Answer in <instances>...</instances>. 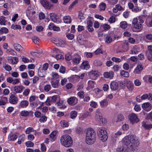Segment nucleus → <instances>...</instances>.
<instances>
[{
  "label": "nucleus",
  "instance_id": "obj_1",
  "mask_svg": "<svg viewBox=\"0 0 152 152\" xmlns=\"http://www.w3.org/2000/svg\"><path fill=\"white\" fill-rule=\"evenodd\" d=\"M125 145L121 148H118L116 152H133L139 145L136 137L131 135L126 136L123 139Z\"/></svg>",
  "mask_w": 152,
  "mask_h": 152
},
{
  "label": "nucleus",
  "instance_id": "obj_2",
  "mask_svg": "<svg viewBox=\"0 0 152 152\" xmlns=\"http://www.w3.org/2000/svg\"><path fill=\"white\" fill-rule=\"evenodd\" d=\"M61 144L66 147H71L73 143V140L70 136L65 134L62 136L60 138Z\"/></svg>",
  "mask_w": 152,
  "mask_h": 152
},
{
  "label": "nucleus",
  "instance_id": "obj_3",
  "mask_svg": "<svg viewBox=\"0 0 152 152\" xmlns=\"http://www.w3.org/2000/svg\"><path fill=\"white\" fill-rule=\"evenodd\" d=\"M97 134L100 139L103 142L106 141L108 138L107 133L105 128L102 127L99 128L97 131Z\"/></svg>",
  "mask_w": 152,
  "mask_h": 152
},
{
  "label": "nucleus",
  "instance_id": "obj_4",
  "mask_svg": "<svg viewBox=\"0 0 152 152\" xmlns=\"http://www.w3.org/2000/svg\"><path fill=\"white\" fill-rule=\"evenodd\" d=\"M40 2L45 9L49 10L53 7V5L50 3L47 0H41Z\"/></svg>",
  "mask_w": 152,
  "mask_h": 152
},
{
  "label": "nucleus",
  "instance_id": "obj_5",
  "mask_svg": "<svg viewBox=\"0 0 152 152\" xmlns=\"http://www.w3.org/2000/svg\"><path fill=\"white\" fill-rule=\"evenodd\" d=\"M96 141L95 134H93L92 136L86 137V143L89 145L94 144Z\"/></svg>",
  "mask_w": 152,
  "mask_h": 152
},
{
  "label": "nucleus",
  "instance_id": "obj_6",
  "mask_svg": "<svg viewBox=\"0 0 152 152\" xmlns=\"http://www.w3.org/2000/svg\"><path fill=\"white\" fill-rule=\"evenodd\" d=\"M128 118L131 123H137L139 121L136 115L134 113L130 114L128 116Z\"/></svg>",
  "mask_w": 152,
  "mask_h": 152
},
{
  "label": "nucleus",
  "instance_id": "obj_7",
  "mask_svg": "<svg viewBox=\"0 0 152 152\" xmlns=\"http://www.w3.org/2000/svg\"><path fill=\"white\" fill-rule=\"evenodd\" d=\"M78 99L75 96H71L67 100V102L70 105H74L78 102Z\"/></svg>",
  "mask_w": 152,
  "mask_h": 152
},
{
  "label": "nucleus",
  "instance_id": "obj_8",
  "mask_svg": "<svg viewBox=\"0 0 152 152\" xmlns=\"http://www.w3.org/2000/svg\"><path fill=\"white\" fill-rule=\"evenodd\" d=\"M35 13V11L31 6H28L26 11L27 16L29 18L32 17L33 15Z\"/></svg>",
  "mask_w": 152,
  "mask_h": 152
},
{
  "label": "nucleus",
  "instance_id": "obj_9",
  "mask_svg": "<svg viewBox=\"0 0 152 152\" xmlns=\"http://www.w3.org/2000/svg\"><path fill=\"white\" fill-rule=\"evenodd\" d=\"M24 88L25 87L21 85H18L13 87V91L16 93H20Z\"/></svg>",
  "mask_w": 152,
  "mask_h": 152
},
{
  "label": "nucleus",
  "instance_id": "obj_10",
  "mask_svg": "<svg viewBox=\"0 0 152 152\" xmlns=\"http://www.w3.org/2000/svg\"><path fill=\"white\" fill-rule=\"evenodd\" d=\"M9 102L12 104H16L18 102V99L15 96L12 95L9 98Z\"/></svg>",
  "mask_w": 152,
  "mask_h": 152
},
{
  "label": "nucleus",
  "instance_id": "obj_11",
  "mask_svg": "<svg viewBox=\"0 0 152 152\" xmlns=\"http://www.w3.org/2000/svg\"><path fill=\"white\" fill-rule=\"evenodd\" d=\"M143 68L142 64L141 63L138 64L134 69L133 72L135 74H139L141 73L143 69Z\"/></svg>",
  "mask_w": 152,
  "mask_h": 152
},
{
  "label": "nucleus",
  "instance_id": "obj_12",
  "mask_svg": "<svg viewBox=\"0 0 152 152\" xmlns=\"http://www.w3.org/2000/svg\"><path fill=\"white\" fill-rule=\"evenodd\" d=\"M114 73L113 71H110L109 72H104L103 75L104 77L106 78L112 79L114 76Z\"/></svg>",
  "mask_w": 152,
  "mask_h": 152
},
{
  "label": "nucleus",
  "instance_id": "obj_13",
  "mask_svg": "<svg viewBox=\"0 0 152 152\" xmlns=\"http://www.w3.org/2000/svg\"><path fill=\"white\" fill-rule=\"evenodd\" d=\"M28 102L26 100H23L20 102L19 104V106L20 108H26L28 105Z\"/></svg>",
  "mask_w": 152,
  "mask_h": 152
},
{
  "label": "nucleus",
  "instance_id": "obj_14",
  "mask_svg": "<svg viewBox=\"0 0 152 152\" xmlns=\"http://www.w3.org/2000/svg\"><path fill=\"white\" fill-rule=\"evenodd\" d=\"M88 86L86 88V89L88 90L94 88L95 86V85L96 84L95 81L91 80L88 81Z\"/></svg>",
  "mask_w": 152,
  "mask_h": 152
},
{
  "label": "nucleus",
  "instance_id": "obj_15",
  "mask_svg": "<svg viewBox=\"0 0 152 152\" xmlns=\"http://www.w3.org/2000/svg\"><path fill=\"white\" fill-rule=\"evenodd\" d=\"M8 99L5 96H2L0 97V106L4 105L8 102Z\"/></svg>",
  "mask_w": 152,
  "mask_h": 152
},
{
  "label": "nucleus",
  "instance_id": "obj_16",
  "mask_svg": "<svg viewBox=\"0 0 152 152\" xmlns=\"http://www.w3.org/2000/svg\"><path fill=\"white\" fill-rule=\"evenodd\" d=\"M110 86L111 89L113 91L118 89V83L115 81L112 82L111 83Z\"/></svg>",
  "mask_w": 152,
  "mask_h": 152
},
{
  "label": "nucleus",
  "instance_id": "obj_17",
  "mask_svg": "<svg viewBox=\"0 0 152 152\" xmlns=\"http://www.w3.org/2000/svg\"><path fill=\"white\" fill-rule=\"evenodd\" d=\"M102 114L99 110L97 109L95 112V118L97 121H99L102 118Z\"/></svg>",
  "mask_w": 152,
  "mask_h": 152
},
{
  "label": "nucleus",
  "instance_id": "obj_18",
  "mask_svg": "<svg viewBox=\"0 0 152 152\" xmlns=\"http://www.w3.org/2000/svg\"><path fill=\"white\" fill-rule=\"evenodd\" d=\"M93 134H95L94 130L91 128H88L86 132V137L92 136Z\"/></svg>",
  "mask_w": 152,
  "mask_h": 152
},
{
  "label": "nucleus",
  "instance_id": "obj_19",
  "mask_svg": "<svg viewBox=\"0 0 152 152\" xmlns=\"http://www.w3.org/2000/svg\"><path fill=\"white\" fill-rule=\"evenodd\" d=\"M140 51V48L138 46H134L131 50L130 53L131 54H137Z\"/></svg>",
  "mask_w": 152,
  "mask_h": 152
},
{
  "label": "nucleus",
  "instance_id": "obj_20",
  "mask_svg": "<svg viewBox=\"0 0 152 152\" xmlns=\"http://www.w3.org/2000/svg\"><path fill=\"white\" fill-rule=\"evenodd\" d=\"M145 23L148 27H152V17H150L147 18Z\"/></svg>",
  "mask_w": 152,
  "mask_h": 152
},
{
  "label": "nucleus",
  "instance_id": "obj_21",
  "mask_svg": "<svg viewBox=\"0 0 152 152\" xmlns=\"http://www.w3.org/2000/svg\"><path fill=\"white\" fill-rule=\"evenodd\" d=\"M14 48L18 52L22 51L23 48L20 44L17 43H14L13 45Z\"/></svg>",
  "mask_w": 152,
  "mask_h": 152
},
{
  "label": "nucleus",
  "instance_id": "obj_22",
  "mask_svg": "<svg viewBox=\"0 0 152 152\" xmlns=\"http://www.w3.org/2000/svg\"><path fill=\"white\" fill-rule=\"evenodd\" d=\"M33 112L31 111L28 112L26 110L22 111L20 112V115L22 116L26 117L29 114L32 115Z\"/></svg>",
  "mask_w": 152,
  "mask_h": 152
},
{
  "label": "nucleus",
  "instance_id": "obj_23",
  "mask_svg": "<svg viewBox=\"0 0 152 152\" xmlns=\"http://www.w3.org/2000/svg\"><path fill=\"white\" fill-rule=\"evenodd\" d=\"M100 105L102 108L105 107H107L108 104V102L107 100L104 99L100 102Z\"/></svg>",
  "mask_w": 152,
  "mask_h": 152
},
{
  "label": "nucleus",
  "instance_id": "obj_24",
  "mask_svg": "<svg viewBox=\"0 0 152 152\" xmlns=\"http://www.w3.org/2000/svg\"><path fill=\"white\" fill-rule=\"evenodd\" d=\"M127 40H125L123 41L124 45L123 46V48H124V50L122 52H125L127 51L129 49V43Z\"/></svg>",
  "mask_w": 152,
  "mask_h": 152
},
{
  "label": "nucleus",
  "instance_id": "obj_25",
  "mask_svg": "<svg viewBox=\"0 0 152 152\" xmlns=\"http://www.w3.org/2000/svg\"><path fill=\"white\" fill-rule=\"evenodd\" d=\"M51 20L54 22H57L58 21L57 17L56 15L53 13L50 14Z\"/></svg>",
  "mask_w": 152,
  "mask_h": 152
},
{
  "label": "nucleus",
  "instance_id": "obj_26",
  "mask_svg": "<svg viewBox=\"0 0 152 152\" xmlns=\"http://www.w3.org/2000/svg\"><path fill=\"white\" fill-rule=\"evenodd\" d=\"M81 58L80 56L78 55L73 59V63L76 64H79L81 60Z\"/></svg>",
  "mask_w": 152,
  "mask_h": 152
},
{
  "label": "nucleus",
  "instance_id": "obj_27",
  "mask_svg": "<svg viewBox=\"0 0 152 152\" xmlns=\"http://www.w3.org/2000/svg\"><path fill=\"white\" fill-rule=\"evenodd\" d=\"M145 41L146 42H152V34H148L146 35L145 37Z\"/></svg>",
  "mask_w": 152,
  "mask_h": 152
},
{
  "label": "nucleus",
  "instance_id": "obj_28",
  "mask_svg": "<svg viewBox=\"0 0 152 152\" xmlns=\"http://www.w3.org/2000/svg\"><path fill=\"white\" fill-rule=\"evenodd\" d=\"M127 88L130 91H132L134 89V85L131 81H129L126 85Z\"/></svg>",
  "mask_w": 152,
  "mask_h": 152
},
{
  "label": "nucleus",
  "instance_id": "obj_29",
  "mask_svg": "<svg viewBox=\"0 0 152 152\" xmlns=\"http://www.w3.org/2000/svg\"><path fill=\"white\" fill-rule=\"evenodd\" d=\"M81 67L84 69L87 70L89 68L90 66L88 61H85L82 63Z\"/></svg>",
  "mask_w": 152,
  "mask_h": 152
},
{
  "label": "nucleus",
  "instance_id": "obj_30",
  "mask_svg": "<svg viewBox=\"0 0 152 152\" xmlns=\"http://www.w3.org/2000/svg\"><path fill=\"white\" fill-rule=\"evenodd\" d=\"M124 119V117L123 115L120 114L118 115L116 117V118L114 122H117L122 121Z\"/></svg>",
  "mask_w": 152,
  "mask_h": 152
},
{
  "label": "nucleus",
  "instance_id": "obj_31",
  "mask_svg": "<svg viewBox=\"0 0 152 152\" xmlns=\"http://www.w3.org/2000/svg\"><path fill=\"white\" fill-rule=\"evenodd\" d=\"M64 20L65 23H69L71 22L72 19L70 16H66L64 17Z\"/></svg>",
  "mask_w": 152,
  "mask_h": 152
},
{
  "label": "nucleus",
  "instance_id": "obj_32",
  "mask_svg": "<svg viewBox=\"0 0 152 152\" xmlns=\"http://www.w3.org/2000/svg\"><path fill=\"white\" fill-rule=\"evenodd\" d=\"M120 74L121 76L125 77H127L129 76V74L128 72L124 70H121Z\"/></svg>",
  "mask_w": 152,
  "mask_h": 152
},
{
  "label": "nucleus",
  "instance_id": "obj_33",
  "mask_svg": "<svg viewBox=\"0 0 152 152\" xmlns=\"http://www.w3.org/2000/svg\"><path fill=\"white\" fill-rule=\"evenodd\" d=\"M6 52L8 54H10V55L13 56L16 55L17 54L16 52L11 48H9L8 49H7Z\"/></svg>",
  "mask_w": 152,
  "mask_h": 152
},
{
  "label": "nucleus",
  "instance_id": "obj_34",
  "mask_svg": "<svg viewBox=\"0 0 152 152\" xmlns=\"http://www.w3.org/2000/svg\"><path fill=\"white\" fill-rule=\"evenodd\" d=\"M40 118V119H39V121L41 123H44L47 120V117L44 115L43 114H42Z\"/></svg>",
  "mask_w": 152,
  "mask_h": 152
},
{
  "label": "nucleus",
  "instance_id": "obj_35",
  "mask_svg": "<svg viewBox=\"0 0 152 152\" xmlns=\"http://www.w3.org/2000/svg\"><path fill=\"white\" fill-rule=\"evenodd\" d=\"M142 126L146 129H149L152 128V124H148L143 122L142 123Z\"/></svg>",
  "mask_w": 152,
  "mask_h": 152
},
{
  "label": "nucleus",
  "instance_id": "obj_36",
  "mask_svg": "<svg viewBox=\"0 0 152 152\" xmlns=\"http://www.w3.org/2000/svg\"><path fill=\"white\" fill-rule=\"evenodd\" d=\"M57 46L58 47H64L65 45V42L61 39L58 40V43Z\"/></svg>",
  "mask_w": 152,
  "mask_h": 152
},
{
  "label": "nucleus",
  "instance_id": "obj_37",
  "mask_svg": "<svg viewBox=\"0 0 152 152\" xmlns=\"http://www.w3.org/2000/svg\"><path fill=\"white\" fill-rule=\"evenodd\" d=\"M18 138V136L15 134H12L9 136L8 139L10 141H14Z\"/></svg>",
  "mask_w": 152,
  "mask_h": 152
},
{
  "label": "nucleus",
  "instance_id": "obj_38",
  "mask_svg": "<svg viewBox=\"0 0 152 152\" xmlns=\"http://www.w3.org/2000/svg\"><path fill=\"white\" fill-rule=\"evenodd\" d=\"M77 113L75 111H72L70 113V117L72 119L75 118L77 115Z\"/></svg>",
  "mask_w": 152,
  "mask_h": 152
},
{
  "label": "nucleus",
  "instance_id": "obj_39",
  "mask_svg": "<svg viewBox=\"0 0 152 152\" xmlns=\"http://www.w3.org/2000/svg\"><path fill=\"white\" fill-rule=\"evenodd\" d=\"M57 105L58 107L61 109H64L66 108V106L63 104V102L62 101H60L57 103Z\"/></svg>",
  "mask_w": 152,
  "mask_h": 152
},
{
  "label": "nucleus",
  "instance_id": "obj_40",
  "mask_svg": "<svg viewBox=\"0 0 152 152\" xmlns=\"http://www.w3.org/2000/svg\"><path fill=\"white\" fill-rule=\"evenodd\" d=\"M5 17L2 16L0 17V24L1 25H5L6 21L5 20Z\"/></svg>",
  "mask_w": 152,
  "mask_h": 152
},
{
  "label": "nucleus",
  "instance_id": "obj_41",
  "mask_svg": "<svg viewBox=\"0 0 152 152\" xmlns=\"http://www.w3.org/2000/svg\"><path fill=\"white\" fill-rule=\"evenodd\" d=\"M24 135L23 134L20 135L18 138V144H20L22 142L24 141Z\"/></svg>",
  "mask_w": 152,
  "mask_h": 152
},
{
  "label": "nucleus",
  "instance_id": "obj_42",
  "mask_svg": "<svg viewBox=\"0 0 152 152\" xmlns=\"http://www.w3.org/2000/svg\"><path fill=\"white\" fill-rule=\"evenodd\" d=\"M120 26L121 28H125L127 27V23L126 21H123L121 22L120 24Z\"/></svg>",
  "mask_w": 152,
  "mask_h": 152
},
{
  "label": "nucleus",
  "instance_id": "obj_43",
  "mask_svg": "<svg viewBox=\"0 0 152 152\" xmlns=\"http://www.w3.org/2000/svg\"><path fill=\"white\" fill-rule=\"evenodd\" d=\"M50 96L48 97L47 99L45 102L46 104L48 105H50L52 104L53 102H52Z\"/></svg>",
  "mask_w": 152,
  "mask_h": 152
},
{
  "label": "nucleus",
  "instance_id": "obj_44",
  "mask_svg": "<svg viewBox=\"0 0 152 152\" xmlns=\"http://www.w3.org/2000/svg\"><path fill=\"white\" fill-rule=\"evenodd\" d=\"M61 125L62 127H67L68 126L67 122L64 120L61 121L60 122Z\"/></svg>",
  "mask_w": 152,
  "mask_h": 152
},
{
  "label": "nucleus",
  "instance_id": "obj_45",
  "mask_svg": "<svg viewBox=\"0 0 152 152\" xmlns=\"http://www.w3.org/2000/svg\"><path fill=\"white\" fill-rule=\"evenodd\" d=\"M70 78L72 81L74 82H75L78 80L79 79L78 76L73 75L71 76Z\"/></svg>",
  "mask_w": 152,
  "mask_h": 152
},
{
  "label": "nucleus",
  "instance_id": "obj_46",
  "mask_svg": "<svg viewBox=\"0 0 152 152\" xmlns=\"http://www.w3.org/2000/svg\"><path fill=\"white\" fill-rule=\"evenodd\" d=\"M11 60L12 61V63L13 64H16L17 63L18 61V58L16 57H12Z\"/></svg>",
  "mask_w": 152,
  "mask_h": 152
},
{
  "label": "nucleus",
  "instance_id": "obj_47",
  "mask_svg": "<svg viewBox=\"0 0 152 152\" xmlns=\"http://www.w3.org/2000/svg\"><path fill=\"white\" fill-rule=\"evenodd\" d=\"M34 131L32 127H28L26 129L25 131V133L26 134H29L31 132H34Z\"/></svg>",
  "mask_w": 152,
  "mask_h": 152
},
{
  "label": "nucleus",
  "instance_id": "obj_48",
  "mask_svg": "<svg viewBox=\"0 0 152 152\" xmlns=\"http://www.w3.org/2000/svg\"><path fill=\"white\" fill-rule=\"evenodd\" d=\"M146 54L148 59L150 61H152V53L147 51L146 52Z\"/></svg>",
  "mask_w": 152,
  "mask_h": 152
},
{
  "label": "nucleus",
  "instance_id": "obj_49",
  "mask_svg": "<svg viewBox=\"0 0 152 152\" xmlns=\"http://www.w3.org/2000/svg\"><path fill=\"white\" fill-rule=\"evenodd\" d=\"M113 41V39L110 35H107L106 38L105 42L108 43H110Z\"/></svg>",
  "mask_w": 152,
  "mask_h": 152
},
{
  "label": "nucleus",
  "instance_id": "obj_50",
  "mask_svg": "<svg viewBox=\"0 0 152 152\" xmlns=\"http://www.w3.org/2000/svg\"><path fill=\"white\" fill-rule=\"evenodd\" d=\"M99 7L100 10H104L106 7V5L105 3H102L99 5Z\"/></svg>",
  "mask_w": 152,
  "mask_h": 152
},
{
  "label": "nucleus",
  "instance_id": "obj_51",
  "mask_svg": "<svg viewBox=\"0 0 152 152\" xmlns=\"http://www.w3.org/2000/svg\"><path fill=\"white\" fill-rule=\"evenodd\" d=\"M102 62L99 60H96L94 62V64L96 66H99L102 65Z\"/></svg>",
  "mask_w": 152,
  "mask_h": 152
},
{
  "label": "nucleus",
  "instance_id": "obj_52",
  "mask_svg": "<svg viewBox=\"0 0 152 152\" xmlns=\"http://www.w3.org/2000/svg\"><path fill=\"white\" fill-rule=\"evenodd\" d=\"M66 37L69 39L72 40L74 38V35L73 34L67 33L66 34Z\"/></svg>",
  "mask_w": 152,
  "mask_h": 152
},
{
  "label": "nucleus",
  "instance_id": "obj_53",
  "mask_svg": "<svg viewBox=\"0 0 152 152\" xmlns=\"http://www.w3.org/2000/svg\"><path fill=\"white\" fill-rule=\"evenodd\" d=\"M41 52L42 51L40 52L39 53L35 52H31L30 54L34 57H39L40 56L39 54L41 53Z\"/></svg>",
  "mask_w": 152,
  "mask_h": 152
},
{
  "label": "nucleus",
  "instance_id": "obj_54",
  "mask_svg": "<svg viewBox=\"0 0 152 152\" xmlns=\"http://www.w3.org/2000/svg\"><path fill=\"white\" fill-rule=\"evenodd\" d=\"M90 74L96 77L98 76L99 75V72H98L97 71H91L90 72Z\"/></svg>",
  "mask_w": 152,
  "mask_h": 152
},
{
  "label": "nucleus",
  "instance_id": "obj_55",
  "mask_svg": "<svg viewBox=\"0 0 152 152\" xmlns=\"http://www.w3.org/2000/svg\"><path fill=\"white\" fill-rule=\"evenodd\" d=\"M51 88V86L50 85H46L45 86L44 90L46 92L49 91Z\"/></svg>",
  "mask_w": 152,
  "mask_h": 152
},
{
  "label": "nucleus",
  "instance_id": "obj_56",
  "mask_svg": "<svg viewBox=\"0 0 152 152\" xmlns=\"http://www.w3.org/2000/svg\"><path fill=\"white\" fill-rule=\"evenodd\" d=\"M139 23L138 22V19L137 18H134L132 22V24L133 26H135L136 27H137V26L136 24Z\"/></svg>",
  "mask_w": 152,
  "mask_h": 152
},
{
  "label": "nucleus",
  "instance_id": "obj_57",
  "mask_svg": "<svg viewBox=\"0 0 152 152\" xmlns=\"http://www.w3.org/2000/svg\"><path fill=\"white\" fill-rule=\"evenodd\" d=\"M84 55L87 58H91L93 56V54L91 52H85Z\"/></svg>",
  "mask_w": 152,
  "mask_h": 152
},
{
  "label": "nucleus",
  "instance_id": "obj_58",
  "mask_svg": "<svg viewBox=\"0 0 152 152\" xmlns=\"http://www.w3.org/2000/svg\"><path fill=\"white\" fill-rule=\"evenodd\" d=\"M11 28L14 29H21V27L20 25L15 24H12L11 26Z\"/></svg>",
  "mask_w": 152,
  "mask_h": 152
},
{
  "label": "nucleus",
  "instance_id": "obj_59",
  "mask_svg": "<svg viewBox=\"0 0 152 152\" xmlns=\"http://www.w3.org/2000/svg\"><path fill=\"white\" fill-rule=\"evenodd\" d=\"M3 67L7 71H10L11 70L12 68L8 64H5L3 66Z\"/></svg>",
  "mask_w": 152,
  "mask_h": 152
},
{
  "label": "nucleus",
  "instance_id": "obj_60",
  "mask_svg": "<svg viewBox=\"0 0 152 152\" xmlns=\"http://www.w3.org/2000/svg\"><path fill=\"white\" fill-rule=\"evenodd\" d=\"M59 72L63 74L65 73L66 72L65 68L64 66H61L59 69Z\"/></svg>",
  "mask_w": 152,
  "mask_h": 152
},
{
  "label": "nucleus",
  "instance_id": "obj_61",
  "mask_svg": "<svg viewBox=\"0 0 152 152\" xmlns=\"http://www.w3.org/2000/svg\"><path fill=\"white\" fill-rule=\"evenodd\" d=\"M26 145L28 147H32L34 146V143L31 141H28L26 142Z\"/></svg>",
  "mask_w": 152,
  "mask_h": 152
},
{
  "label": "nucleus",
  "instance_id": "obj_62",
  "mask_svg": "<svg viewBox=\"0 0 152 152\" xmlns=\"http://www.w3.org/2000/svg\"><path fill=\"white\" fill-rule=\"evenodd\" d=\"M51 83L52 86L54 88H57L58 86V83L57 81L54 82L53 81H51Z\"/></svg>",
  "mask_w": 152,
  "mask_h": 152
},
{
  "label": "nucleus",
  "instance_id": "obj_63",
  "mask_svg": "<svg viewBox=\"0 0 152 152\" xmlns=\"http://www.w3.org/2000/svg\"><path fill=\"white\" fill-rule=\"evenodd\" d=\"M0 31H1V34H2L3 33H7L8 32V30L7 28L5 27L1 28L0 29Z\"/></svg>",
  "mask_w": 152,
  "mask_h": 152
},
{
  "label": "nucleus",
  "instance_id": "obj_64",
  "mask_svg": "<svg viewBox=\"0 0 152 152\" xmlns=\"http://www.w3.org/2000/svg\"><path fill=\"white\" fill-rule=\"evenodd\" d=\"M30 90L29 89H26L23 92V94L24 96H27L29 94Z\"/></svg>",
  "mask_w": 152,
  "mask_h": 152
}]
</instances>
